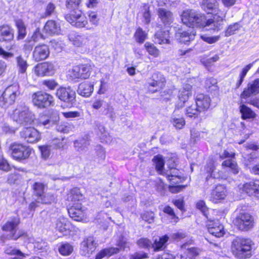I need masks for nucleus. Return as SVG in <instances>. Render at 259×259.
Wrapping results in <instances>:
<instances>
[{
    "instance_id": "1",
    "label": "nucleus",
    "mask_w": 259,
    "mask_h": 259,
    "mask_svg": "<svg viewBox=\"0 0 259 259\" xmlns=\"http://www.w3.org/2000/svg\"><path fill=\"white\" fill-rule=\"evenodd\" d=\"M202 9L208 14H212L213 18L206 20L204 14L193 10H188L181 15L182 22L189 27L204 28L218 31L223 27V21L226 12L219 9L217 0H203L201 3Z\"/></svg>"
},
{
    "instance_id": "2",
    "label": "nucleus",
    "mask_w": 259,
    "mask_h": 259,
    "mask_svg": "<svg viewBox=\"0 0 259 259\" xmlns=\"http://www.w3.org/2000/svg\"><path fill=\"white\" fill-rule=\"evenodd\" d=\"M253 245V242L248 238L236 237L232 241L231 250L236 257L247 259L251 256Z\"/></svg>"
},
{
    "instance_id": "3",
    "label": "nucleus",
    "mask_w": 259,
    "mask_h": 259,
    "mask_svg": "<svg viewBox=\"0 0 259 259\" xmlns=\"http://www.w3.org/2000/svg\"><path fill=\"white\" fill-rule=\"evenodd\" d=\"M34 114L28 108L23 105H19L10 114L11 118L19 124L31 125L33 121Z\"/></svg>"
},
{
    "instance_id": "4",
    "label": "nucleus",
    "mask_w": 259,
    "mask_h": 259,
    "mask_svg": "<svg viewBox=\"0 0 259 259\" xmlns=\"http://www.w3.org/2000/svg\"><path fill=\"white\" fill-rule=\"evenodd\" d=\"M94 67L93 63L75 66L68 71V75L70 79L75 81L85 79L89 78Z\"/></svg>"
},
{
    "instance_id": "5",
    "label": "nucleus",
    "mask_w": 259,
    "mask_h": 259,
    "mask_svg": "<svg viewBox=\"0 0 259 259\" xmlns=\"http://www.w3.org/2000/svg\"><path fill=\"white\" fill-rule=\"evenodd\" d=\"M233 223L238 230L247 231L253 228L254 218L250 213L242 211L237 213L233 220Z\"/></svg>"
},
{
    "instance_id": "6",
    "label": "nucleus",
    "mask_w": 259,
    "mask_h": 259,
    "mask_svg": "<svg viewBox=\"0 0 259 259\" xmlns=\"http://www.w3.org/2000/svg\"><path fill=\"white\" fill-rule=\"evenodd\" d=\"M20 223L19 219L15 217L8 220L3 226V231L9 232L7 238L8 239L17 240L19 237L27 236L23 230H19L17 232V228Z\"/></svg>"
},
{
    "instance_id": "7",
    "label": "nucleus",
    "mask_w": 259,
    "mask_h": 259,
    "mask_svg": "<svg viewBox=\"0 0 259 259\" xmlns=\"http://www.w3.org/2000/svg\"><path fill=\"white\" fill-rule=\"evenodd\" d=\"M9 151L13 158L17 160L26 159L31 154V149L28 147L19 143H12Z\"/></svg>"
},
{
    "instance_id": "8",
    "label": "nucleus",
    "mask_w": 259,
    "mask_h": 259,
    "mask_svg": "<svg viewBox=\"0 0 259 259\" xmlns=\"http://www.w3.org/2000/svg\"><path fill=\"white\" fill-rule=\"evenodd\" d=\"M19 94V87L17 85L8 87L0 97V106L5 108L12 105Z\"/></svg>"
},
{
    "instance_id": "9",
    "label": "nucleus",
    "mask_w": 259,
    "mask_h": 259,
    "mask_svg": "<svg viewBox=\"0 0 259 259\" xmlns=\"http://www.w3.org/2000/svg\"><path fill=\"white\" fill-rule=\"evenodd\" d=\"M33 104L39 108H47L54 104V98L50 94L41 91L32 95Z\"/></svg>"
},
{
    "instance_id": "10",
    "label": "nucleus",
    "mask_w": 259,
    "mask_h": 259,
    "mask_svg": "<svg viewBox=\"0 0 259 259\" xmlns=\"http://www.w3.org/2000/svg\"><path fill=\"white\" fill-rule=\"evenodd\" d=\"M65 18L72 25L78 28L84 27L88 23L86 17L80 10L70 11V14L66 15Z\"/></svg>"
},
{
    "instance_id": "11",
    "label": "nucleus",
    "mask_w": 259,
    "mask_h": 259,
    "mask_svg": "<svg viewBox=\"0 0 259 259\" xmlns=\"http://www.w3.org/2000/svg\"><path fill=\"white\" fill-rule=\"evenodd\" d=\"M56 96L61 101L67 103L69 107H71L75 102V93L70 88H59L56 92Z\"/></svg>"
},
{
    "instance_id": "12",
    "label": "nucleus",
    "mask_w": 259,
    "mask_h": 259,
    "mask_svg": "<svg viewBox=\"0 0 259 259\" xmlns=\"http://www.w3.org/2000/svg\"><path fill=\"white\" fill-rule=\"evenodd\" d=\"M238 189L241 193H244L249 196H259V181H250L238 185Z\"/></svg>"
},
{
    "instance_id": "13",
    "label": "nucleus",
    "mask_w": 259,
    "mask_h": 259,
    "mask_svg": "<svg viewBox=\"0 0 259 259\" xmlns=\"http://www.w3.org/2000/svg\"><path fill=\"white\" fill-rule=\"evenodd\" d=\"M20 135L21 138L29 143H36L41 139L40 133L34 127L24 128Z\"/></svg>"
},
{
    "instance_id": "14",
    "label": "nucleus",
    "mask_w": 259,
    "mask_h": 259,
    "mask_svg": "<svg viewBox=\"0 0 259 259\" xmlns=\"http://www.w3.org/2000/svg\"><path fill=\"white\" fill-rule=\"evenodd\" d=\"M34 73L37 76L52 75L55 73V66L50 62H44L37 64L33 69Z\"/></svg>"
},
{
    "instance_id": "15",
    "label": "nucleus",
    "mask_w": 259,
    "mask_h": 259,
    "mask_svg": "<svg viewBox=\"0 0 259 259\" xmlns=\"http://www.w3.org/2000/svg\"><path fill=\"white\" fill-rule=\"evenodd\" d=\"M86 208L82 206L81 203H74L68 209L69 216L76 221H81L84 217Z\"/></svg>"
},
{
    "instance_id": "16",
    "label": "nucleus",
    "mask_w": 259,
    "mask_h": 259,
    "mask_svg": "<svg viewBox=\"0 0 259 259\" xmlns=\"http://www.w3.org/2000/svg\"><path fill=\"white\" fill-rule=\"evenodd\" d=\"M165 79L163 75L159 72L154 73L149 80V90L153 93L162 89L165 84Z\"/></svg>"
},
{
    "instance_id": "17",
    "label": "nucleus",
    "mask_w": 259,
    "mask_h": 259,
    "mask_svg": "<svg viewBox=\"0 0 259 259\" xmlns=\"http://www.w3.org/2000/svg\"><path fill=\"white\" fill-rule=\"evenodd\" d=\"M97 247V243L93 237L85 238L80 244V253L81 255L89 257L94 252Z\"/></svg>"
},
{
    "instance_id": "18",
    "label": "nucleus",
    "mask_w": 259,
    "mask_h": 259,
    "mask_svg": "<svg viewBox=\"0 0 259 259\" xmlns=\"http://www.w3.org/2000/svg\"><path fill=\"white\" fill-rule=\"evenodd\" d=\"M192 86L189 84H185L179 91L178 98L179 101L176 104L175 107L178 109L182 108L185 102L192 96Z\"/></svg>"
},
{
    "instance_id": "19",
    "label": "nucleus",
    "mask_w": 259,
    "mask_h": 259,
    "mask_svg": "<svg viewBox=\"0 0 259 259\" xmlns=\"http://www.w3.org/2000/svg\"><path fill=\"white\" fill-rule=\"evenodd\" d=\"M208 231L217 237H222L224 234L223 226L218 220H208L206 222Z\"/></svg>"
},
{
    "instance_id": "20",
    "label": "nucleus",
    "mask_w": 259,
    "mask_h": 259,
    "mask_svg": "<svg viewBox=\"0 0 259 259\" xmlns=\"http://www.w3.org/2000/svg\"><path fill=\"white\" fill-rule=\"evenodd\" d=\"M55 227L56 230L63 235H67L73 228L71 223L64 217H60L56 220Z\"/></svg>"
},
{
    "instance_id": "21",
    "label": "nucleus",
    "mask_w": 259,
    "mask_h": 259,
    "mask_svg": "<svg viewBox=\"0 0 259 259\" xmlns=\"http://www.w3.org/2000/svg\"><path fill=\"white\" fill-rule=\"evenodd\" d=\"M49 47L45 44L36 46L33 52V57L35 61H40L46 59L49 56Z\"/></svg>"
},
{
    "instance_id": "22",
    "label": "nucleus",
    "mask_w": 259,
    "mask_h": 259,
    "mask_svg": "<svg viewBox=\"0 0 259 259\" xmlns=\"http://www.w3.org/2000/svg\"><path fill=\"white\" fill-rule=\"evenodd\" d=\"M259 93V78L256 79L248 84L247 88L245 89L241 95V98L247 99L251 95Z\"/></svg>"
},
{
    "instance_id": "23",
    "label": "nucleus",
    "mask_w": 259,
    "mask_h": 259,
    "mask_svg": "<svg viewBox=\"0 0 259 259\" xmlns=\"http://www.w3.org/2000/svg\"><path fill=\"white\" fill-rule=\"evenodd\" d=\"M210 98L207 95L198 94L195 98V104L201 112L207 110L210 105Z\"/></svg>"
},
{
    "instance_id": "24",
    "label": "nucleus",
    "mask_w": 259,
    "mask_h": 259,
    "mask_svg": "<svg viewBox=\"0 0 259 259\" xmlns=\"http://www.w3.org/2000/svg\"><path fill=\"white\" fill-rule=\"evenodd\" d=\"M226 189L223 185H220L215 187L211 193L210 200L217 203L220 200L224 199L226 196Z\"/></svg>"
},
{
    "instance_id": "25",
    "label": "nucleus",
    "mask_w": 259,
    "mask_h": 259,
    "mask_svg": "<svg viewBox=\"0 0 259 259\" xmlns=\"http://www.w3.org/2000/svg\"><path fill=\"white\" fill-rule=\"evenodd\" d=\"M216 162L212 158H209L205 166V170L208 175L206 177V181L212 178L213 179H219L221 178L220 172H216L215 170Z\"/></svg>"
},
{
    "instance_id": "26",
    "label": "nucleus",
    "mask_w": 259,
    "mask_h": 259,
    "mask_svg": "<svg viewBox=\"0 0 259 259\" xmlns=\"http://www.w3.org/2000/svg\"><path fill=\"white\" fill-rule=\"evenodd\" d=\"M44 30L49 35H58L61 32V28L60 24L55 21L49 20L44 26Z\"/></svg>"
},
{
    "instance_id": "27",
    "label": "nucleus",
    "mask_w": 259,
    "mask_h": 259,
    "mask_svg": "<svg viewBox=\"0 0 259 259\" xmlns=\"http://www.w3.org/2000/svg\"><path fill=\"white\" fill-rule=\"evenodd\" d=\"M94 91V83L91 82L84 81L81 83L77 90L78 93L82 96L90 97Z\"/></svg>"
},
{
    "instance_id": "28",
    "label": "nucleus",
    "mask_w": 259,
    "mask_h": 259,
    "mask_svg": "<svg viewBox=\"0 0 259 259\" xmlns=\"http://www.w3.org/2000/svg\"><path fill=\"white\" fill-rule=\"evenodd\" d=\"M14 38L12 29L8 25L0 26V41H10Z\"/></svg>"
},
{
    "instance_id": "29",
    "label": "nucleus",
    "mask_w": 259,
    "mask_h": 259,
    "mask_svg": "<svg viewBox=\"0 0 259 259\" xmlns=\"http://www.w3.org/2000/svg\"><path fill=\"white\" fill-rule=\"evenodd\" d=\"M157 14L159 18L165 25H169L172 22L173 15L169 11L164 8H159Z\"/></svg>"
},
{
    "instance_id": "30",
    "label": "nucleus",
    "mask_w": 259,
    "mask_h": 259,
    "mask_svg": "<svg viewBox=\"0 0 259 259\" xmlns=\"http://www.w3.org/2000/svg\"><path fill=\"white\" fill-rule=\"evenodd\" d=\"M69 40L76 47H83L89 44L88 38L84 36L76 35H70Z\"/></svg>"
},
{
    "instance_id": "31",
    "label": "nucleus",
    "mask_w": 259,
    "mask_h": 259,
    "mask_svg": "<svg viewBox=\"0 0 259 259\" xmlns=\"http://www.w3.org/2000/svg\"><path fill=\"white\" fill-rule=\"evenodd\" d=\"M67 199L68 201L74 203H81L83 200V196L77 188H74L68 193Z\"/></svg>"
},
{
    "instance_id": "32",
    "label": "nucleus",
    "mask_w": 259,
    "mask_h": 259,
    "mask_svg": "<svg viewBox=\"0 0 259 259\" xmlns=\"http://www.w3.org/2000/svg\"><path fill=\"white\" fill-rule=\"evenodd\" d=\"M179 109L175 107L170 119V122L177 129H182L185 124V120L183 117L177 116Z\"/></svg>"
},
{
    "instance_id": "33",
    "label": "nucleus",
    "mask_w": 259,
    "mask_h": 259,
    "mask_svg": "<svg viewBox=\"0 0 259 259\" xmlns=\"http://www.w3.org/2000/svg\"><path fill=\"white\" fill-rule=\"evenodd\" d=\"M187 244L185 243L182 245V249H186L184 255H181V259H195L199 254V249L195 247L187 248Z\"/></svg>"
},
{
    "instance_id": "34",
    "label": "nucleus",
    "mask_w": 259,
    "mask_h": 259,
    "mask_svg": "<svg viewBox=\"0 0 259 259\" xmlns=\"http://www.w3.org/2000/svg\"><path fill=\"white\" fill-rule=\"evenodd\" d=\"M32 125L37 126H44L45 128H49L54 124V122L50 120L48 117L46 116H41L38 119H35L33 116V121Z\"/></svg>"
},
{
    "instance_id": "35",
    "label": "nucleus",
    "mask_w": 259,
    "mask_h": 259,
    "mask_svg": "<svg viewBox=\"0 0 259 259\" xmlns=\"http://www.w3.org/2000/svg\"><path fill=\"white\" fill-rule=\"evenodd\" d=\"M119 252V248L111 247L104 248L100 251L96 255L95 259H102L105 257H109Z\"/></svg>"
},
{
    "instance_id": "36",
    "label": "nucleus",
    "mask_w": 259,
    "mask_h": 259,
    "mask_svg": "<svg viewBox=\"0 0 259 259\" xmlns=\"http://www.w3.org/2000/svg\"><path fill=\"white\" fill-rule=\"evenodd\" d=\"M155 41L160 45L169 44V31H157L155 34Z\"/></svg>"
},
{
    "instance_id": "37",
    "label": "nucleus",
    "mask_w": 259,
    "mask_h": 259,
    "mask_svg": "<svg viewBox=\"0 0 259 259\" xmlns=\"http://www.w3.org/2000/svg\"><path fill=\"white\" fill-rule=\"evenodd\" d=\"M40 38H44L42 34L40 33V29L36 28L34 31L32 36L31 40L24 45V48L26 50L30 51L32 49L33 44L32 43V40L34 42L38 41Z\"/></svg>"
},
{
    "instance_id": "38",
    "label": "nucleus",
    "mask_w": 259,
    "mask_h": 259,
    "mask_svg": "<svg viewBox=\"0 0 259 259\" xmlns=\"http://www.w3.org/2000/svg\"><path fill=\"white\" fill-rule=\"evenodd\" d=\"M185 115L187 117L196 118L201 113L195 104L188 106L185 109Z\"/></svg>"
},
{
    "instance_id": "39",
    "label": "nucleus",
    "mask_w": 259,
    "mask_h": 259,
    "mask_svg": "<svg viewBox=\"0 0 259 259\" xmlns=\"http://www.w3.org/2000/svg\"><path fill=\"white\" fill-rule=\"evenodd\" d=\"M196 32L192 30L191 32L183 31L179 33L177 35L179 37V41L181 43L186 44L187 42L194 39Z\"/></svg>"
},
{
    "instance_id": "40",
    "label": "nucleus",
    "mask_w": 259,
    "mask_h": 259,
    "mask_svg": "<svg viewBox=\"0 0 259 259\" xmlns=\"http://www.w3.org/2000/svg\"><path fill=\"white\" fill-rule=\"evenodd\" d=\"M169 237L167 235H164L160 238L158 240H155L154 243L152 244V247L154 251L162 250L166 246V243L168 241Z\"/></svg>"
},
{
    "instance_id": "41",
    "label": "nucleus",
    "mask_w": 259,
    "mask_h": 259,
    "mask_svg": "<svg viewBox=\"0 0 259 259\" xmlns=\"http://www.w3.org/2000/svg\"><path fill=\"white\" fill-rule=\"evenodd\" d=\"M180 171L175 167L173 169H169L166 170L164 176H165L167 179L172 183H176L178 182L177 179H180Z\"/></svg>"
},
{
    "instance_id": "42",
    "label": "nucleus",
    "mask_w": 259,
    "mask_h": 259,
    "mask_svg": "<svg viewBox=\"0 0 259 259\" xmlns=\"http://www.w3.org/2000/svg\"><path fill=\"white\" fill-rule=\"evenodd\" d=\"M153 161L155 165V167L158 172L164 175L166 170L164 168V160L161 155H157L154 156Z\"/></svg>"
},
{
    "instance_id": "43",
    "label": "nucleus",
    "mask_w": 259,
    "mask_h": 259,
    "mask_svg": "<svg viewBox=\"0 0 259 259\" xmlns=\"http://www.w3.org/2000/svg\"><path fill=\"white\" fill-rule=\"evenodd\" d=\"M239 108L242 118L243 119L253 118L255 117V112L245 105H240Z\"/></svg>"
},
{
    "instance_id": "44",
    "label": "nucleus",
    "mask_w": 259,
    "mask_h": 259,
    "mask_svg": "<svg viewBox=\"0 0 259 259\" xmlns=\"http://www.w3.org/2000/svg\"><path fill=\"white\" fill-rule=\"evenodd\" d=\"M54 196L50 193H43L36 198L37 202L41 204H49L54 200Z\"/></svg>"
},
{
    "instance_id": "45",
    "label": "nucleus",
    "mask_w": 259,
    "mask_h": 259,
    "mask_svg": "<svg viewBox=\"0 0 259 259\" xmlns=\"http://www.w3.org/2000/svg\"><path fill=\"white\" fill-rule=\"evenodd\" d=\"M16 25L18 31V38L23 39L26 35V26L24 22L21 19L17 20Z\"/></svg>"
},
{
    "instance_id": "46",
    "label": "nucleus",
    "mask_w": 259,
    "mask_h": 259,
    "mask_svg": "<svg viewBox=\"0 0 259 259\" xmlns=\"http://www.w3.org/2000/svg\"><path fill=\"white\" fill-rule=\"evenodd\" d=\"M16 62L19 73H25L28 66L26 60L22 56H19L16 58Z\"/></svg>"
},
{
    "instance_id": "47",
    "label": "nucleus",
    "mask_w": 259,
    "mask_h": 259,
    "mask_svg": "<svg viewBox=\"0 0 259 259\" xmlns=\"http://www.w3.org/2000/svg\"><path fill=\"white\" fill-rule=\"evenodd\" d=\"M253 66V63H250L247 65H246L245 67H244L241 72H240L239 74L238 79L236 82V87L239 88L241 84L242 83L244 77L247 74V73L248 72V71L251 69V68Z\"/></svg>"
},
{
    "instance_id": "48",
    "label": "nucleus",
    "mask_w": 259,
    "mask_h": 259,
    "mask_svg": "<svg viewBox=\"0 0 259 259\" xmlns=\"http://www.w3.org/2000/svg\"><path fill=\"white\" fill-rule=\"evenodd\" d=\"M253 66V63H250L247 65H246L245 67H244L241 72H240L239 74L238 79L236 82V87L239 88L241 84L242 83L244 77L247 74V73L248 72V71L251 69V68Z\"/></svg>"
},
{
    "instance_id": "49",
    "label": "nucleus",
    "mask_w": 259,
    "mask_h": 259,
    "mask_svg": "<svg viewBox=\"0 0 259 259\" xmlns=\"http://www.w3.org/2000/svg\"><path fill=\"white\" fill-rule=\"evenodd\" d=\"M144 47L150 55H151L155 58H157L159 56V50L153 44L149 42H146L144 45Z\"/></svg>"
},
{
    "instance_id": "50",
    "label": "nucleus",
    "mask_w": 259,
    "mask_h": 259,
    "mask_svg": "<svg viewBox=\"0 0 259 259\" xmlns=\"http://www.w3.org/2000/svg\"><path fill=\"white\" fill-rule=\"evenodd\" d=\"M222 166L229 167L231 169L232 172L235 175L237 174L239 171V168L237 165V163L233 159H228L225 160L222 163Z\"/></svg>"
},
{
    "instance_id": "51",
    "label": "nucleus",
    "mask_w": 259,
    "mask_h": 259,
    "mask_svg": "<svg viewBox=\"0 0 259 259\" xmlns=\"http://www.w3.org/2000/svg\"><path fill=\"white\" fill-rule=\"evenodd\" d=\"M73 250V246L68 243H62L59 248V253L64 256L69 255Z\"/></svg>"
},
{
    "instance_id": "52",
    "label": "nucleus",
    "mask_w": 259,
    "mask_h": 259,
    "mask_svg": "<svg viewBox=\"0 0 259 259\" xmlns=\"http://www.w3.org/2000/svg\"><path fill=\"white\" fill-rule=\"evenodd\" d=\"M147 34L143 29L139 27L136 30L134 37L136 41L139 44H143L147 38Z\"/></svg>"
},
{
    "instance_id": "53",
    "label": "nucleus",
    "mask_w": 259,
    "mask_h": 259,
    "mask_svg": "<svg viewBox=\"0 0 259 259\" xmlns=\"http://www.w3.org/2000/svg\"><path fill=\"white\" fill-rule=\"evenodd\" d=\"M89 145V142L88 140L85 139L77 140L74 142V146L76 149L79 152L85 151Z\"/></svg>"
},
{
    "instance_id": "54",
    "label": "nucleus",
    "mask_w": 259,
    "mask_h": 259,
    "mask_svg": "<svg viewBox=\"0 0 259 259\" xmlns=\"http://www.w3.org/2000/svg\"><path fill=\"white\" fill-rule=\"evenodd\" d=\"M81 0H67L66 7L71 11L79 10Z\"/></svg>"
},
{
    "instance_id": "55",
    "label": "nucleus",
    "mask_w": 259,
    "mask_h": 259,
    "mask_svg": "<svg viewBox=\"0 0 259 259\" xmlns=\"http://www.w3.org/2000/svg\"><path fill=\"white\" fill-rule=\"evenodd\" d=\"M163 211L164 213H167L170 217V222L172 223H176L179 221V218L177 217L173 210V209L169 206H166L163 208Z\"/></svg>"
},
{
    "instance_id": "56",
    "label": "nucleus",
    "mask_w": 259,
    "mask_h": 259,
    "mask_svg": "<svg viewBox=\"0 0 259 259\" xmlns=\"http://www.w3.org/2000/svg\"><path fill=\"white\" fill-rule=\"evenodd\" d=\"M241 25L239 23H235L230 25L225 31V36H229L235 33V32L239 30Z\"/></svg>"
},
{
    "instance_id": "57",
    "label": "nucleus",
    "mask_w": 259,
    "mask_h": 259,
    "mask_svg": "<svg viewBox=\"0 0 259 259\" xmlns=\"http://www.w3.org/2000/svg\"><path fill=\"white\" fill-rule=\"evenodd\" d=\"M98 135L102 140L105 141L106 142L110 140V137L106 131L104 126L101 125H99L98 127Z\"/></svg>"
},
{
    "instance_id": "58",
    "label": "nucleus",
    "mask_w": 259,
    "mask_h": 259,
    "mask_svg": "<svg viewBox=\"0 0 259 259\" xmlns=\"http://www.w3.org/2000/svg\"><path fill=\"white\" fill-rule=\"evenodd\" d=\"M33 190L35 196L37 197L44 193L45 185L40 182H36L33 185Z\"/></svg>"
},
{
    "instance_id": "59",
    "label": "nucleus",
    "mask_w": 259,
    "mask_h": 259,
    "mask_svg": "<svg viewBox=\"0 0 259 259\" xmlns=\"http://www.w3.org/2000/svg\"><path fill=\"white\" fill-rule=\"evenodd\" d=\"M200 38H201L202 40L207 42V44H212L217 42L220 39V36L219 35L210 36L204 34L201 35L200 36Z\"/></svg>"
},
{
    "instance_id": "60",
    "label": "nucleus",
    "mask_w": 259,
    "mask_h": 259,
    "mask_svg": "<svg viewBox=\"0 0 259 259\" xmlns=\"http://www.w3.org/2000/svg\"><path fill=\"white\" fill-rule=\"evenodd\" d=\"M138 245L141 247L145 249H149L152 246V242L147 238H141L137 241Z\"/></svg>"
},
{
    "instance_id": "61",
    "label": "nucleus",
    "mask_w": 259,
    "mask_h": 259,
    "mask_svg": "<svg viewBox=\"0 0 259 259\" xmlns=\"http://www.w3.org/2000/svg\"><path fill=\"white\" fill-rule=\"evenodd\" d=\"M5 252L9 255H17L19 256L25 257V255L20 250L16 249L12 246H7L5 249Z\"/></svg>"
},
{
    "instance_id": "62",
    "label": "nucleus",
    "mask_w": 259,
    "mask_h": 259,
    "mask_svg": "<svg viewBox=\"0 0 259 259\" xmlns=\"http://www.w3.org/2000/svg\"><path fill=\"white\" fill-rule=\"evenodd\" d=\"M103 113L106 115H108L112 120H113L115 117L114 108L109 104H107L105 107Z\"/></svg>"
},
{
    "instance_id": "63",
    "label": "nucleus",
    "mask_w": 259,
    "mask_h": 259,
    "mask_svg": "<svg viewBox=\"0 0 259 259\" xmlns=\"http://www.w3.org/2000/svg\"><path fill=\"white\" fill-rule=\"evenodd\" d=\"M39 149L41 152L42 157L44 159H47L51 153V147L48 145L40 146Z\"/></svg>"
},
{
    "instance_id": "64",
    "label": "nucleus",
    "mask_w": 259,
    "mask_h": 259,
    "mask_svg": "<svg viewBox=\"0 0 259 259\" xmlns=\"http://www.w3.org/2000/svg\"><path fill=\"white\" fill-rule=\"evenodd\" d=\"M88 17L90 22L93 25H98L99 18L96 12L90 11L88 12Z\"/></svg>"
}]
</instances>
